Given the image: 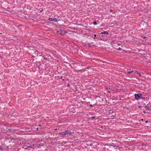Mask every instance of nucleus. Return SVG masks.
Instances as JSON below:
<instances>
[{
	"instance_id": "21",
	"label": "nucleus",
	"mask_w": 151,
	"mask_h": 151,
	"mask_svg": "<svg viewBox=\"0 0 151 151\" xmlns=\"http://www.w3.org/2000/svg\"><path fill=\"white\" fill-rule=\"evenodd\" d=\"M118 50H121V49L120 47H119V48L118 49Z\"/></svg>"
},
{
	"instance_id": "3",
	"label": "nucleus",
	"mask_w": 151,
	"mask_h": 151,
	"mask_svg": "<svg viewBox=\"0 0 151 151\" xmlns=\"http://www.w3.org/2000/svg\"><path fill=\"white\" fill-rule=\"evenodd\" d=\"M61 134V135H62V136H63V135H65V132H59V134H57V135H60Z\"/></svg>"
},
{
	"instance_id": "13",
	"label": "nucleus",
	"mask_w": 151,
	"mask_h": 151,
	"mask_svg": "<svg viewBox=\"0 0 151 151\" xmlns=\"http://www.w3.org/2000/svg\"><path fill=\"white\" fill-rule=\"evenodd\" d=\"M0 151H3V149L2 147L0 148Z\"/></svg>"
},
{
	"instance_id": "24",
	"label": "nucleus",
	"mask_w": 151,
	"mask_h": 151,
	"mask_svg": "<svg viewBox=\"0 0 151 151\" xmlns=\"http://www.w3.org/2000/svg\"><path fill=\"white\" fill-rule=\"evenodd\" d=\"M55 129V130H57V128Z\"/></svg>"
},
{
	"instance_id": "18",
	"label": "nucleus",
	"mask_w": 151,
	"mask_h": 151,
	"mask_svg": "<svg viewBox=\"0 0 151 151\" xmlns=\"http://www.w3.org/2000/svg\"><path fill=\"white\" fill-rule=\"evenodd\" d=\"M91 118H92V119H94V118H95V117H94V116L92 117H91Z\"/></svg>"
},
{
	"instance_id": "14",
	"label": "nucleus",
	"mask_w": 151,
	"mask_h": 151,
	"mask_svg": "<svg viewBox=\"0 0 151 151\" xmlns=\"http://www.w3.org/2000/svg\"><path fill=\"white\" fill-rule=\"evenodd\" d=\"M49 20L50 21H52L53 20V19H52V18H50L49 19Z\"/></svg>"
},
{
	"instance_id": "16",
	"label": "nucleus",
	"mask_w": 151,
	"mask_h": 151,
	"mask_svg": "<svg viewBox=\"0 0 151 151\" xmlns=\"http://www.w3.org/2000/svg\"><path fill=\"white\" fill-rule=\"evenodd\" d=\"M29 147L32 148V146H29V147H28L27 148L26 147V148H25V149H27V148H29Z\"/></svg>"
},
{
	"instance_id": "22",
	"label": "nucleus",
	"mask_w": 151,
	"mask_h": 151,
	"mask_svg": "<svg viewBox=\"0 0 151 151\" xmlns=\"http://www.w3.org/2000/svg\"><path fill=\"white\" fill-rule=\"evenodd\" d=\"M94 36L96 37V35H94Z\"/></svg>"
},
{
	"instance_id": "9",
	"label": "nucleus",
	"mask_w": 151,
	"mask_h": 151,
	"mask_svg": "<svg viewBox=\"0 0 151 151\" xmlns=\"http://www.w3.org/2000/svg\"><path fill=\"white\" fill-rule=\"evenodd\" d=\"M145 108L147 110H149L150 109V108H149V107L147 106H146L145 107Z\"/></svg>"
},
{
	"instance_id": "15",
	"label": "nucleus",
	"mask_w": 151,
	"mask_h": 151,
	"mask_svg": "<svg viewBox=\"0 0 151 151\" xmlns=\"http://www.w3.org/2000/svg\"><path fill=\"white\" fill-rule=\"evenodd\" d=\"M53 20H54L55 22H56L57 21V19H56V18H54V19H53Z\"/></svg>"
},
{
	"instance_id": "27",
	"label": "nucleus",
	"mask_w": 151,
	"mask_h": 151,
	"mask_svg": "<svg viewBox=\"0 0 151 151\" xmlns=\"http://www.w3.org/2000/svg\"><path fill=\"white\" fill-rule=\"evenodd\" d=\"M57 62H58V60H57Z\"/></svg>"
},
{
	"instance_id": "2",
	"label": "nucleus",
	"mask_w": 151,
	"mask_h": 151,
	"mask_svg": "<svg viewBox=\"0 0 151 151\" xmlns=\"http://www.w3.org/2000/svg\"><path fill=\"white\" fill-rule=\"evenodd\" d=\"M141 93L135 94H134L135 98L137 100H138L140 98V97L142 96Z\"/></svg>"
},
{
	"instance_id": "25",
	"label": "nucleus",
	"mask_w": 151,
	"mask_h": 151,
	"mask_svg": "<svg viewBox=\"0 0 151 151\" xmlns=\"http://www.w3.org/2000/svg\"><path fill=\"white\" fill-rule=\"evenodd\" d=\"M93 39H96V38H95V37H94V38H93Z\"/></svg>"
},
{
	"instance_id": "5",
	"label": "nucleus",
	"mask_w": 151,
	"mask_h": 151,
	"mask_svg": "<svg viewBox=\"0 0 151 151\" xmlns=\"http://www.w3.org/2000/svg\"><path fill=\"white\" fill-rule=\"evenodd\" d=\"M58 78H60L63 81H64L65 80V78H63V76H60V77L58 76Z\"/></svg>"
},
{
	"instance_id": "11",
	"label": "nucleus",
	"mask_w": 151,
	"mask_h": 151,
	"mask_svg": "<svg viewBox=\"0 0 151 151\" xmlns=\"http://www.w3.org/2000/svg\"><path fill=\"white\" fill-rule=\"evenodd\" d=\"M93 24H94V25H96V24H97V22H96V21H94V22H93Z\"/></svg>"
},
{
	"instance_id": "12",
	"label": "nucleus",
	"mask_w": 151,
	"mask_h": 151,
	"mask_svg": "<svg viewBox=\"0 0 151 151\" xmlns=\"http://www.w3.org/2000/svg\"><path fill=\"white\" fill-rule=\"evenodd\" d=\"M139 75V76L140 77L141 76V75L140 74V73H139L137 72V71L136 72Z\"/></svg>"
},
{
	"instance_id": "8",
	"label": "nucleus",
	"mask_w": 151,
	"mask_h": 151,
	"mask_svg": "<svg viewBox=\"0 0 151 151\" xmlns=\"http://www.w3.org/2000/svg\"><path fill=\"white\" fill-rule=\"evenodd\" d=\"M72 133H73V132H72L71 131V130H69V132L68 133V134H69L70 135L72 134Z\"/></svg>"
},
{
	"instance_id": "1",
	"label": "nucleus",
	"mask_w": 151,
	"mask_h": 151,
	"mask_svg": "<svg viewBox=\"0 0 151 151\" xmlns=\"http://www.w3.org/2000/svg\"><path fill=\"white\" fill-rule=\"evenodd\" d=\"M65 31L62 30H60L57 31V34L60 35H63L66 33Z\"/></svg>"
},
{
	"instance_id": "20",
	"label": "nucleus",
	"mask_w": 151,
	"mask_h": 151,
	"mask_svg": "<svg viewBox=\"0 0 151 151\" xmlns=\"http://www.w3.org/2000/svg\"><path fill=\"white\" fill-rule=\"evenodd\" d=\"M148 121H146L145 122L146 123H148Z\"/></svg>"
},
{
	"instance_id": "4",
	"label": "nucleus",
	"mask_w": 151,
	"mask_h": 151,
	"mask_svg": "<svg viewBox=\"0 0 151 151\" xmlns=\"http://www.w3.org/2000/svg\"><path fill=\"white\" fill-rule=\"evenodd\" d=\"M108 34V33L106 31L102 32L101 34L104 35H107Z\"/></svg>"
},
{
	"instance_id": "28",
	"label": "nucleus",
	"mask_w": 151,
	"mask_h": 151,
	"mask_svg": "<svg viewBox=\"0 0 151 151\" xmlns=\"http://www.w3.org/2000/svg\"><path fill=\"white\" fill-rule=\"evenodd\" d=\"M141 120H142V121H143V119H142Z\"/></svg>"
},
{
	"instance_id": "10",
	"label": "nucleus",
	"mask_w": 151,
	"mask_h": 151,
	"mask_svg": "<svg viewBox=\"0 0 151 151\" xmlns=\"http://www.w3.org/2000/svg\"><path fill=\"white\" fill-rule=\"evenodd\" d=\"M140 99H144V100H145V98L143 96H141Z\"/></svg>"
},
{
	"instance_id": "6",
	"label": "nucleus",
	"mask_w": 151,
	"mask_h": 151,
	"mask_svg": "<svg viewBox=\"0 0 151 151\" xmlns=\"http://www.w3.org/2000/svg\"><path fill=\"white\" fill-rule=\"evenodd\" d=\"M136 72H137V71H136V70H134H134H133V71H132L131 72L130 71H128L127 72V73L129 74H130V73H135Z\"/></svg>"
},
{
	"instance_id": "26",
	"label": "nucleus",
	"mask_w": 151,
	"mask_h": 151,
	"mask_svg": "<svg viewBox=\"0 0 151 151\" xmlns=\"http://www.w3.org/2000/svg\"><path fill=\"white\" fill-rule=\"evenodd\" d=\"M150 110H151V108L150 109Z\"/></svg>"
},
{
	"instance_id": "17",
	"label": "nucleus",
	"mask_w": 151,
	"mask_h": 151,
	"mask_svg": "<svg viewBox=\"0 0 151 151\" xmlns=\"http://www.w3.org/2000/svg\"><path fill=\"white\" fill-rule=\"evenodd\" d=\"M12 129V128H8V130H9V131H10Z\"/></svg>"
},
{
	"instance_id": "19",
	"label": "nucleus",
	"mask_w": 151,
	"mask_h": 151,
	"mask_svg": "<svg viewBox=\"0 0 151 151\" xmlns=\"http://www.w3.org/2000/svg\"><path fill=\"white\" fill-rule=\"evenodd\" d=\"M90 106L91 107H93V106L91 104H90Z\"/></svg>"
},
{
	"instance_id": "7",
	"label": "nucleus",
	"mask_w": 151,
	"mask_h": 151,
	"mask_svg": "<svg viewBox=\"0 0 151 151\" xmlns=\"http://www.w3.org/2000/svg\"><path fill=\"white\" fill-rule=\"evenodd\" d=\"M69 130H66L65 132V135L67 134H68V133L69 132Z\"/></svg>"
},
{
	"instance_id": "23",
	"label": "nucleus",
	"mask_w": 151,
	"mask_h": 151,
	"mask_svg": "<svg viewBox=\"0 0 151 151\" xmlns=\"http://www.w3.org/2000/svg\"><path fill=\"white\" fill-rule=\"evenodd\" d=\"M44 59H45V60H46V59H47V58H45Z\"/></svg>"
}]
</instances>
